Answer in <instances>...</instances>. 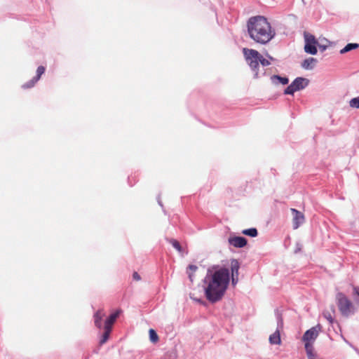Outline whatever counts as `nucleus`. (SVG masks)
Masks as SVG:
<instances>
[{
    "label": "nucleus",
    "mask_w": 359,
    "mask_h": 359,
    "mask_svg": "<svg viewBox=\"0 0 359 359\" xmlns=\"http://www.w3.org/2000/svg\"><path fill=\"white\" fill-rule=\"evenodd\" d=\"M230 280L229 269L214 265L208 269L204 283L205 295L210 303H216L222 299L228 287Z\"/></svg>",
    "instance_id": "f257e3e1"
},
{
    "label": "nucleus",
    "mask_w": 359,
    "mask_h": 359,
    "mask_svg": "<svg viewBox=\"0 0 359 359\" xmlns=\"http://www.w3.org/2000/svg\"><path fill=\"white\" fill-rule=\"evenodd\" d=\"M248 32L250 37L256 43L266 44L276 35L267 19L262 15L251 17L247 22Z\"/></svg>",
    "instance_id": "f03ea898"
},
{
    "label": "nucleus",
    "mask_w": 359,
    "mask_h": 359,
    "mask_svg": "<svg viewBox=\"0 0 359 359\" xmlns=\"http://www.w3.org/2000/svg\"><path fill=\"white\" fill-rule=\"evenodd\" d=\"M243 52L247 63L254 72V78H259V65L260 60L259 57L260 56V53L256 50L247 48H244Z\"/></svg>",
    "instance_id": "7ed1b4c3"
},
{
    "label": "nucleus",
    "mask_w": 359,
    "mask_h": 359,
    "mask_svg": "<svg viewBox=\"0 0 359 359\" xmlns=\"http://www.w3.org/2000/svg\"><path fill=\"white\" fill-rule=\"evenodd\" d=\"M336 299L338 309L343 316L348 317L353 314V305L344 293L338 292Z\"/></svg>",
    "instance_id": "20e7f679"
},
{
    "label": "nucleus",
    "mask_w": 359,
    "mask_h": 359,
    "mask_svg": "<svg viewBox=\"0 0 359 359\" xmlns=\"http://www.w3.org/2000/svg\"><path fill=\"white\" fill-rule=\"evenodd\" d=\"M304 51L311 55H316L318 52L317 44L318 40L316 37L308 32H304Z\"/></svg>",
    "instance_id": "39448f33"
},
{
    "label": "nucleus",
    "mask_w": 359,
    "mask_h": 359,
    "mask_svg": "<svg viewBox=\"0 0 359 359\" xmlns=\"http://www.w3.org/2000/svg\"><path fill=\"white\" fill-rule=\"evenodd\" d=\"M277 318V323H278V327L276 332L270 335L269 337V342L271 344H280V332L279 328H281L283 327V318L280 313H277L276 315Z\"/></svg>",
    "instance_id": "423d86ee"
},
{
    "label": "nucleus",
    "mask_w": 359,
    "mask_h": 359,
    "mask_svg": "<svg viewBox=\"0 0 359 359\" xmlns=\"http://www.w3.org/2000/svg\"><path fill=\"white\" fill-rule=\"evenodd\" d=\"M320 325H318L306 330L302 337V341L305 343H309L310 341L315 340L318 336V331L320 330Z\"/></svg>",
    "instance_id": "0eeeda50"
},
{
    "label": "nucleus",
    "mask_w": 359,
    "mask_h": 359,
    "mask_svg": "<svg viewBox=\"0 0 359 359\" xmlns=\"http://www.w3.org/2000/svg\"><path fill=\"white\" fill-rule=\"evenodd\" d=\"M291 212L293 216V229H297L300 226L301 224H302L304 222V215L302 212L294 208H291Z\"/></svg>",
    "instance_id": "6e6552de"
},
{
    "label": "nucleus",
    "mask_w": 359,
    "mask_h": 359,
    "mask_svg": "<svg viewBox=\"0 0 359 359\" xmlns=\"http://www.w3.org/2000/svg\"><path fill=\"white\" fill-rule=\"evenodd\" d=\"M228 242L229 245L237 248H242L245 247L248 243V240L243 236H235L232 237H229L228 239Z\"/></svg>",
    "instance_id": "1a4fd4ad"
},
{
    "label": "nucleus",
    "mask_w": 359,
    "mask_h": 359,
    "mask_svg": "<svg viewBox=\"0 0 359 359\" xmlns=\"http://www.w3.org/2000/svg\"><path fill=\"white\" fill-rule=\"evenodd\" d=\"M309 83V80L303 77H297L292 82V84L295 88L294 90H301L304 89Z\"/></svg>",
    "instance_id": "9d476101"
},
{
    "label": "nucleus",
    "mask_w": 359,
    "mask_h": 359,
    "mask_svg": "<svg viewBox=\"0 0 359 359\" xmlns=\"http://www.w3.org/2000/svg\"><path fill=\"white\" fill-rule=\"evenodd\" d=\"M121 310H117L114 313H111L105 320L104 327L112 329V326L116 322V319L119 316Z\"/></svg>",
    "instance_id": "9b49d317"
},
{
    "label": "nucleus",
    "mask_w": 359,
    "mask_h": 359,
    "mask_svg": "<svg viewBox=\"0 0 359 359\" xmlns=\"http://www.w3.org/2000/svg\"><path fill=\"white\" fill-rule=\"evenodd\" d=\"M105 316V313L103 309H99L96 311V313L94 314V323L95 325L98 328L101 329L102 324V320Z\"/></svg>",
    "instance_id": "f8f14e48"
},
{
    "label": "nucleus",
    "mask_w": 359,
    "mask_h": 359,
    "mask_svg": "<svg viewBox=\"0 0 359 359\" xmlns=\"http://www.w3.org/2000/svg\"><path fill=\"white\" fill-rule=\"evenodd\" d=\"M167 241L172 245V246L182 255V256H184V255H187L188 252L185 250V248H184L180 243L174 239V238H170V239H167Z\"/></svg>",
    "instance_id": "ddd939ff"
},
{
    "label": "nucleus",
    "mask_w": 359,
    "mask_h": 359,
    "mask_svg": "<svg viewBox=\"0 0 359 359\" xmlns=\"http://www.w3.org/2000/svg\"><path fill=\"white\" fill-rule=\"evenodd\" d=\"M318 62L317 59L314 57H309L305 59L302 63V67L305 69H313L316 63Z\"/></svg>",
    "instance_id": "4468645a"
},
{
    "label": "nucleus",
    "mask_w": 359,
    "mask_h": 359,
    "mask_svg": "<svg viewBox=\"0 0 359 359\" xmlns=\"http://www.w3.org/2000/svg\"><path fill=\"white\" fill-rule=\"evenodd\" d=\"M271 82L277 85L281 83L283 85H287L289 83V79L286 76H280L279 75H273L271 76Z\"/></svg>",
    "instance_id": "2eb2a0df"
},
{
    "label": "nucleus",
    "mask_w": 359,
    "mask_h": 359,
    "mask_svg": "<svg viewBox=\"0 0 359 359\" xmlns=\"http://www.w3.org/2000/svg\"><path fill=\"white\" fill-rule=\"evenodd\" d=\"M240 264L237 259H233L231 260V276H238Z\"/></svg>",
    "instance_id": "dca6fc26"
},
{
    "label": "nucleus",
    "mask_w": 359,
    "mask_h": 359,
    "mask_svg": "<svg viewBox=\"0 0 359 359\" xmlns=\"http://www.w3.org/2000/svg\"><path fill=\"white\" fill-rule=\"evenodd\" d=\"M111 330L112 329L104 326V332L101 337L100 345L102 346L107 341V340L109 338V335L111 334Z\"/></svg>",
    "instance_id": "f3484780"
},
{
    "label": "nucleus",
    "mask_w": 359,
    "mask_h": 359,
    "mask_svg": "<svg viewBox=\"0 0 359 359\" xmlns=\"http://www.w3.org/2000/svg\"><path fill=\"white\" fill-rule=\"evenodd\" d=\"M359 47V44L357 43H348L347 45L345 46L344 48H343L341 50H340V53L341 54H344L347 52H349L352 50H354V49H356Z\"/></svg>",
    "instance_id": "a211bd4d"
},
{
    "label": "nucleus",
    "mask_w": 359,
    "mask_h": 359,
    "mask_svg": "<svg viewBox=\"0 0 359 359\" xmlns=\"http://www.w3.org/2000/svg\"><path fill=\"white\" fill-rule=\"evenodd\" d=\"M305 349L308 358H314L313 347L310 343H305Z\"/></svg>",
    "instance_id": "6ab92c4d"
},
{
    "label": "nucleus",
    "mask_w": 359,
    "mask_h": 359,
    "mask_svg": "<svg viewBox=\"0 0 359 359\" xmlns=\"http://www.w3.org/2000/svg\"><path fill=\"white\" fill-rule=\"evenodd\" d=\"M242 233H243L244 235H246L248 236L254 238L257 236L258 231L256 228H250V229H244L242 231Z\"/></svg>",
    "instance_id": "aec40b11"
},
{
    "label": "nucleus",
    "mask_w": 359,
    "mask_h": 359,
    "mask_svg": "<svg viewBox=\"0 0 359 359\" xmlns=\"http://www.w3.org/2000/svg\"><path fill=\"white\" fill-rule=\"evenodd\" d=\"M198 269V266L194 264H189L187 267V273L189 276V280L193 282V273Z\"/></svg>",
    "instance_id": "412c9836"
},
{
    "label": "nucleus",
    "mask_w": 359,
    "mask_h": 359,
    "mask_svg": "<svg viewBox=\"0 0 359 359\" xmlns=\"http://www.w3.org/2000/svg\"><path fill=\"white\" fill-rule=\"evenodd\" d=\"M177 355L175 352L173 350H172L165 353V354L163 355V356L161 357V359H175Z\"/></svg>",
    "instance_id": "4be33fe9"
},
{
    "label": "nucleus",
    "mask_w": 359,
    "mask_h": 359,
    "mask_svg": "<svg viewBox=\"0 0 359 359\" xmlns=\"http://www.w3.org/2000/svg\"><path fill=\"white\" fill-rule=\"evenodd\" d=\"M349 106L352 108L359 109V96L352 98L349 101Z\"/></svg>",
    "instance_id": "5701e85b"
},
{
    "label": "nucleus",
    "mask_w": 359,
    "mask_h": 359,
    "mask_svg": "<svg viewBox=\"0 0 359 359\" xmlns=\"http://www.w3.org/2000/svg\"><path fill=\"white\" fill-rule=\"evenodd\" d=\"M295 88L292 84V83L285 89L284 94L285 95H293L294 93L297 91V90H294Z\"/></svg>",
    "instance_id": "b1692460"
},
{
    "label": "nucleus",
    "mask_w": 359,
    "mask_h": 359,
    "mask_svg": "<svg viewBox=\"0 0 359 359\" xmlns=\"http://www.w3.org/2000/svg\"><path fill=\"white\" fill-rule=\"evenodd\" d=\"M45 72V67L43 66H39L36 69V75L34 77L36 81H39L41 75Z\"/></svg>",
    "instance_id": "393cba45"
},
{
    "label": "nucleus",
    "mask_w": 359,
    "mask_h": 359,
    "mask_svg": "<svg viewBox=\"0 0 359 359\" xmlns=\"http://www.w3.org/2000/svg\"><path fill=\"white\" fill-rule=\"evenodd\" d=\"M37 81H36L35 79L32 78L30 81L23 84L22 88L25 89L32 88L37 83Z\"/></svg>",
    "instance_id": "a878e982"
},
{
    "label": "nucleus",
    "mask_w": 359,
    "mask_h": 359,
    "mask_svg": "<svg viewBox=\"0 0 359 359\" xmlns=\"http://www.w3.org/2000/svg\"><path fill=\"white\" fill-rule=\"evenodd\" d=\"M149 332L150 340L154 343L156 342L157 341V334H156V330L154 329H150Z\"/></svg>",
    "instance_id": "bb28decb"
},
{
    "label": "nucleus",
    "mask_w": 359,
    "mask_h": 359,
    "mask_svg": "<svg viewBox=\"0 0 359 359\" xmlns=\"http://www.w3.org/2000/svg\"><path fill=\"white\" fill-rule=\"evenodd\" d=\"M323 317L326 318L330 324H332L334 323V318H332L331 313L329 311H324L323 313Z\"/></svg>",
    "instance_id": "cd10ccee"
},
{
    "label": "nucleus",
    "mask_w": 359,
    "mask_h": 359,
    "mask_svg": "<svg viewBox=\"0 0 359 359\" xmlns=\"http://www.w3.org/2000/svg\"><path fill=\"white\" fill-rule=\"evenodd\" d=\"M259 57L260 59L259 63L262 65V67H266L271 65L270 61L267 59H265L261 54Z\"/></svg>",
    "instance_id": "c85d7f7f"
},
{
    "label": "nucleus",
    "mask_w": 359,
    "mask_h": 359,
    "mask_svg": "<svg viewBox=\"0 0 359 359\" xmlns=\"http://www.w3.org/2000/svg\"><path fill=\"white\" fill-rule=\"evenodd\" d=\"M317 46L319 48V49L321 52H324L327 48V46L322 45V44L319 43L318 42Z\"/></svg>",
    "instance_id": "c756f323"
},
{
    "label": "nucleus",
    "mask_w": 359,
    "mask_h": 359,
    "mask_svg": "<svg viewBox=\"0 0 359 359\" xmlns=\"http://www.w3.org/2000/svg\"><path fill=\"white\" fill-rule=\"evenodd\" d=\"M133 278L135 280L139 281L141 280L140 276L138 274L137 272H134L133 274Z\"/></svg>",
    "instance_id": "7c9ffc66"
},
{
    "label": "nucleus",
    "mask_w": 359,
    "mask_h": 359,
    "mask_svg": "<svg viewBox=\"0 0 359 359\" xmlns=\"http://www.w3.org/2000/svg\"><path fill=\"white\" fill-rule=\"evenodd\" d=\"M238 282V276H231L232 285H235Z\"/></svg>",
    "instance_id": "2f4dec72"
},
{
    "label": "nucleus",
    "mask_w": 359,
    "mask_h": 359,
    "mask_svg": "<svg viewBox=\"0 0 359 359\" xmlns=\"http://www.w3.org/2000/svg\"><path fill=\"white\" fill-rule=\"evenodd\" d=\"M353 292L355 294H357L359 297V287H354Z\"/></svg>",
    "instance_id": "473e14b6"
},
{
    "label": "nucleus",
    "mask_w": 359,
    "mask_h": 359,
    "mask_svg": "<svg viewBox=\"0 0 359 359\" xmlns=\"http://www.w3.org/2000/svg\"><path fill=\"white\" fill-rule=\"evenodd\" d=\"M301 250V247L300 245H299V244H297V248L296 250H294V252L295 253H297L298 252H299Z\"/></svg>",
    "instance_id": "72a5a7b5"
},
{
    "label": "nucleus",
    "mask_w": 359,
    "mask_h": 359,
    "mask_svg": "<svg viewBox=\"0 0 359 359\" xmlns=\"http://www.w3.org/2000/svg\"><path fill=\"white\" fill-rule=\"evenodd\" d=\"M266 56L268 57V58L270 60H274V58L273 57H271V55H269V54L266 55Z\"/></svg>",
    "instance_id": "f704fd0d"
},
{
    "label": "nucleus",
    "mask_w": 359,
    "mask_h": 359,
    "mask_svg": "<svg viewBox=\"0 0 359 359\" xmlns=\"http://www.w3.org/2000/svg\"><path fill=\"white\" fill-rule=\"evenodd\" d=\"M331 309L333 312H335L334 306L333 305L331 306Z\"/></svg>",
    "instance_id": "c9c22d12"
},
{
    "label": "nucleus",
    "mask_w": 359,
    "mask_h": 359,
    "mask_svg": "<svg viewBox=\"0 0 359 359\" xmlns=\"http://www.w3.org/2000/svg\"><path fill=\"white\" fill-rule=\"evenodd\" d=\"M197 302L202 303L203 302L201 299H196Z\"/></svg>",
    "instance_id": "e433bc0d"
},
{
    "label": "nucleus",
    "mask_w": 359,
    "mask_h": 359,
    "mask_svg": "<svg viewBox=\"0 0 359 359\" xmlns=\"http://www.w3.org/2000/svg\"><path fill=\"white\" fill-rule=\"evenodd\" d=\"M158 205H160V206L163 207V205L160 203V201H158Z\"/></svg>",
    "instance_id": "4c0bfd02"
}]
</instances>
